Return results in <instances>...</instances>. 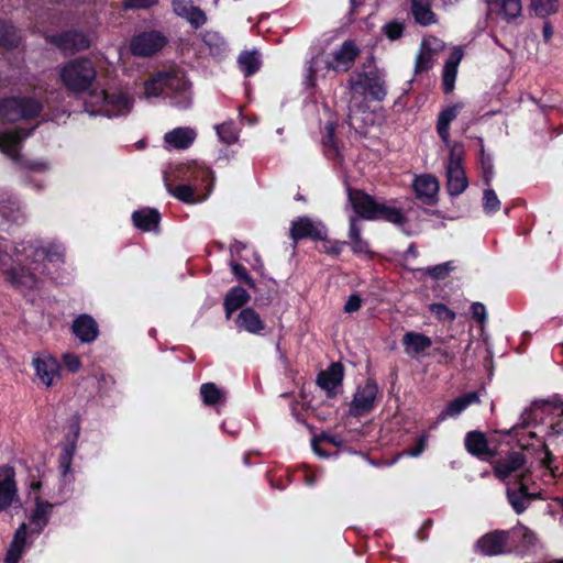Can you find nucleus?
<instances>
[{
    "instance_id": "f257e3e1",
    "label": "nucleus",
    "mask_w": 563,
    "mask_h": 563,
    "mask_svg": "<svg viewBox=\"0 0 563 563\" xmlns=\"http://www.w3.org/2000/svg\"><path fill=\"white\" fill-rule=\"evenodd\" d=\"M146 98L165 96L174 99L179 109H187L190 103L189 82L178 71H161L145 82Z\"/></svg>"
},
{
    "instance_id": "f03ea898",
    "label": "nucleus",
    "mask_w": 563,
    "mask_h": 563,
    "mask_svg": "<svg viewBox=\"0 0 563 563\" xmlns=\"http://www.w3.org/2000/svg\"><path fill=\"white\" fill-rule=\"evenodd\" d=\"M349 201L357 218L365 220L383 219L396 225H404L407 222L404 213L391 206L377 202L374 197L357 189H347Z\"/></svg>"
},
{
    "instance_id": "7ed1b4c3",
    "label": "nucleus",
    "mask_w": 563,
    "mask_h": 563,
    "mask_svg": "<svg viewBox=\"0 0 563 563\" xmlns=\"http://www.w3.org/2000/svg\"><path fill=\"white\" fill-rule=\"evenodd\" d=\"M63 85L73 92L88 90L97 77L93 63L85 57H78L67 62L59 73Z\"/></svg>"
},
{
    "instance_id": "20e7f679",
    "label": "nucleus",
    "mask_w": 563,
    "mask_h": 563,
    "mask_svg": "<svg viewBox=\"0 0 563 563\" xmlns=\"http://www.w3.org/2000/svg\"><path fill=\"white\" fill-rule=\"evenodd\" d=\"M86 106L97 107L87 110L91 114H103L106 117H119L128 114L133 106V99L123 90L113 92H92Z\"/></svg>"
},
{
    "instance_id": "39448f33",
    "label": "nucleus",
    "mask_w": 563,
    "mask_h": 563,
    "mask_svg": "<svg viewBox=\"0 0 563 563\" xmlns=\"http://www.w3.org/2000/svg\"><path fill=\"white\" fill-rule=\"evenodd\" d=\"M351 90V99L349 103V122L352 124V113L354 111L355 103H353L356 93L367 92L372 99L382 101L386 95V84L384 78L377 73H361L352 76L349 80Z\"/></svg>"
},
{
    "instance_id": "423d86ee",
    "label": "nucleus",
    "mask_w": 563,
    "mask_h": 563,
    "mask_svg": "<svg viewBox=\"0 0 563 563\" xmlns=\"http://www.w3.org/2000/svg\"><path fill=\"white\" fill-rule=\"evenodd\" d=\"M42 104L29 97H11L0 101V118L8 122L31 119L40 114Z\"/></svg>"
},
{
    "instance_id": "0eeeda50",
    "label": "nucleus",
    "mask_w": 563,
    "mask_h": 563,
    "mask_svg": "<svg viewBox=\"0 0 563 563\" xmlns=\"http://www.w3.org/2000/svg\"><path fill=\"white\" fill-rule=\"evenodd\" d=\"M446 188L451 196L461 195L468 186V181L462 166V155L456 146H454L450 153L446 165Z\"/></svg>"
},
{
    "instance_id": "6e6552de",
    "label": "nucleus",
    "mask_w": 563,
    "mask_h": 563,
    "mask_svg": "<svg viewBox=\"0 0 563 563\" xmlns=\"http://www.w3.org/2000/svg\"><path fill=\"white\" fill-rule=\"evenodd\" d=\"M378 395L377 384L368 379L363 386H360L350 405V413L354 417H361L373 410Z\"/></svg>"
},
{
    "instance_id": "1a4fd4ad",
    "label": "nucleus",
    "mask_w": 563,
    "mask_h": 563,
    "mask_svg": "<svg viewBox=\"0 0 563 563\" xmlns=\"http://www.w3.org/2000/svg\"><path fill=\"white\" fill-rule=\"evenodd\" d=\"M166 44V38L157 31H150L134 36L130 44L131 53L139 57H147L159 49Z\"/></svg>"
},
{
    "instance_id": "9d476101",
    "label": "nucleus",
    "mask_w": 563,
    "mask_h": 563,
    "mask_svg": "<svg viewBox=\"0 0 563 563\" xmlns=\"http://www.w3.org/2000/svg\"><path fill=\"white\" fill-rule=\"evenodd\" d=\"M325 236V227L320 221H313L308 217H300L291 222L290 238L294 241L306 238L324 241Z\"/></svg>"
},
{
    "instance_id": "9b49d317",
    "label": "nucleus",
    "mask_w": 563,
    "mask_h": 563,
    "mask_svg": "<svg viewBox=\"0 0 563 563\" xmlns=\"http://www.w3.org/2000/svg\"><path fill=\"white\" fill-rule=\"evenodd\" d=\"M509 532L496 530L478 539L476 550L486 556L500 555L507 552Z\"/></svg>"
},
{
    "instance_id": "f8f14e48",
    "label": "nucleus",
    "mask_w": 563,
    "mask_h": 563,
    "mask_svg": "<svg viewBox=\"0 0 563 563\" xmlns=\"http://www.w3.org/2000/svg\"><path fill=\"white\" fill-rule=\"evenodd\" d=\"M443 42L435 37L423 40L416 56L415 73L420 74L432 68L437 53L443 49Z\"/></svg>"
},
{
    "instance_id": "ddd939ff",
    "label": "nucleus",
    "mask_w": 563,
    "mask_h": 563,
    "mask_svg": "<svg viewBox=\"0 0 563 563\" xmlns=\"http://www.w3.org/2000/svg\"><path fill=\"white\" fill-rule=\"evenodd\" d=\"M360 49L353 41H345L333 55V60L328 63L327 67L335 71H347L354 64Z\"/></svg>"
},
{
    "instance_id": "4468645a",
    "label": "nucleus",
    "mask_w": 563,
    "mask_h": 563,
    "mask_svg": "<svg viewBox=\"0 0 563 563\" xmlns=\"http://www.w3.org/2000/svg\"><path fill=\"white\" fill-rule=\"evenodd\" d=\"M15 473L12 467H0V511L9 508L16 497Z\"/></svg>"
},
{
    "instance_id": "2eb2a0df",
    "label": "nucleus",
    "mask_w": 563,
    "mask_h": 563,
    "mask_svg": "<svg viewBox=\"0 0 563 563\" xmlns=\"http://www.w3.org/2000/svg\"><path fill=\"white\" fill-rule=\"evenodd\" d=\"M32 364L37 377L47 387L59 377V364L52 356L34 357Z\"/></svg>"
},
{
    "instance_id": "dca6fc26",
    "label": "nucleus",
    "mask_w": 563,
    "mask_h": 563,
    "mask_svg": "<svg viewBox=\"0 0 563 563\" xmlns=\"http://www.w3.org/2000/svg\"><path fill=\"white\" fill-rule=\"evenodd\" d=\"M413 190L417 198H419L423 203L433 205L437 202L439 181L432 175H421L416 177L413 181Z\"/></svg>"
},
{
    "instance_id": "f3484780",
    "label": "nucleus",
    "mask_w": 563,
    "mask_h": 563,
    "mask_svg": "<svg viewBox=\"0 0 563 563\" xmlns=\"http://www.w3.org/2000/svg\"><path fill=\"white\" fill-rule=\"evenodd\" d=\"M183 179L191 181L192 187L197 190H199L200 184L203 185L207 189V192L202 197V199H205L212 189L214 176L210 168L201 165H195L189 166L184 170Z\"/></svg>"
},
{
    "instance_id": "a211bd4d",
    "label": "nucleus",
    "mask_w": 563,
    "mask_h": 563,
    "mask_svg": "<svg viewBox=\"0 0 563 563\" xmlns=\"http://www.w3.org/2000/svg\"><path fill=\"white\" fill-rule=\"evenodd\" d=\"M487 2L489 12L508 23L519 18L522 11L521 0H487Z\"/></svg>"
},
{
    "instance_id": "6ab92c4d",
    "label": "nucleus",
    "mask_w": 563,
    "mask_h": 563,
    "mask_svg": "<svg viewBox=\"0 0 563 563\" xmlns=\"http://www.w3.org/2000/svg\"><path fill=\"white\" fill-rule=\"evenodd\" d=\"M526 464V457L521 452H510L505 457L498 460L494 465L496 477L505 481L512 473L521 470Z\"/></svg>"
},
{
    "instance_id": "aec40b11",
    "label": "nucleus",
    "mask_w": 563,
    "mask_h": 563,
    "mask_svg": "<svg viewBox=\"0 0 563 563\" xmlns=\"http://www.w3.org/2000/svg\"><path fill=\"white\" fill-rule=\"evenodd\" d=\"M405 353L411 358H417L432 345V340L419 332H407L401 340Z\"/></svg>"
},
{
    "instance_id": "412c9836",
    "label": "nucleus",
    "mask_w": 563,
    "mask_h": 563,
    "mask_svg": "<svg viewBox=\"0 0 563 563\" xmlns=\"http://www.w3.org/2000/svg\"><path fill=\"white\" fill-rule=\"evenodd\" d=\"M465 448L471 454L484 461H488L495 455L488 446L485 434L479 431H471L466 434Z\"/></svg>"
},
{
    "instance_id": "4be33fe9",
    "label": "nucleus",
    "mask_w": 563,
    "mask_h": 563,
    "mask_svg": "<svg viewBox=\"0 0 563 563\" xmlns=\"http://www.w3.org/2000/svg\"><path fill=\"white\" fill-rule=\"evenodd\" d=\"M343 378V369L341 364L333 363L329 369L321 372L318 375L317 384L327 391L329 397L335 395V389L341 385Z\"/></svg>"
},
{
    "instance_id": "5701e85b",
    "label": "nucleus",
    "mask_w": 563,
    "mask_h": 563,
    "mask_svg": "<svg viewBox=\"0 0 563 563\" xmlns=\"http://www.w3.org/2000/svg\"><path fill=\"white\" fill-rule=\"evenodd\" d=\"M74 334L84 343H90L98 336L99 330L96 321L88 314H81L73 322Z\"/></svg>"
},
{
    "instance_id": "b1692460",
    "label": "nucleus",
    "mask_w": 563,
    "mask_h": 563,
    "mask_svg": "<svg viewBox=\"0 0 563 563\" xmlns=\"http://www.w3.org/2000/svg\"><path fill=\"white\" fill-rule=\"evenodd\" d=\"M29 134H23L21 129L0 134V150L13 161H19V152L22 140Z\"/></svg>"
},
{
    "instance_id": "393cba45",
    "label": "nucleus",
    "mask_w": 563,
    "mask_h": 563,
    "mask_svg": "<svg viewBox=\"0 0 563 563\" xmlns=\"http://www.w3.org/2000/svg\"><path fill=\"white\" fill-rule=\"evenodd\" d=\"M238 328L252 333V334H261L265 329V323L261 319L260 314L252 308L243 309L236 320Z\"/></svg>"
},
{
    "instance_id": "a878e982",
    "label": "nucleus",
    "mask_w": 563,
    "mask_h": 563,
    "mask_svg": "<svg viewBox=\"0 0 563 563\" xmlns=\"http://www.w3.org/2000/svg\"><path fill=\"white\" fill-rule=\"evenodd\" d=\"M196 139V132L190 128H176L164 135V141L177 150L188 148Z\"/></svg>"
},
{
    "instance_id": "bb28decb",
    "label": "nucleus",
    "mask_w": 563,
    "mask_h": 563,
    "mask_svg": "<svg viewBox=\"0 0 563 563\" xmlns=\"http://www.w3.org/2000/svg\"><path fill=\"white\" fill-rule=\"evenodd\" d=\"M479 398L477 393H468L457 397L451 401L446 408L439 415L438 420L443 421L449 417H456L464 411L470 405L478 402Z\"/></svg>"
},
{
    "instance_id": "cd10ccee",
    "label": "nucleus",
    "mask_w": 563,
    "mask_h": 563,
    "mask_svg": "<svg viewBox=\"0 0 563 563\" xmlns=\"http://www.w3.org/2000/svg\"><path fill=\"white\" fill-rule=\"evenodd\" d=\"M463 57V52L455 48L446 60L443 69V89L446 93L454 89V82L457 74V66Z\"/></svg>"
},
{
    "instance_id": "c85d7f7f",
    "label": "nucleus",
    "mask_w": 563,
    "mask_h": 563,
    "mask_svg": "<svg viewBox=\"0 0 563 563\" xmlns=\"http://www.w3.org/2000/svg\"><path fill=\"white\" fill-rule=\"evenodd\" d=\"M57 45L64 51H82L90 46V40L80 32H66L58 36Z\"/></svg>"
},
{
    "instance_id": "c756f323",
    "label": "nucleus",
    "mask_w": 563,
    "mask_h": 563,
    "mask_svg": "<svg viewBox=\"0 0 563 563\" xmlns=\"http://www.w3.org/2000/svg\"><path fill=\"white\" fill-rule=\"evenodd\" d=\"M523 474L520 475V479L522 481ZM507 497L508 501L512 506L514 510L517 514L523 512L528 506L530 505V501L532 500L533 496L527 492L526 485L521 482L520 487L518 489H507Z\"/></svg>"
},
{
    "instance_id": "7c9ffc66",
    "label": "nucleus",
    "mask_w": 563,
    "mask_h": 563,
    "mask_svg": "<svg viewBox=\"0 0 563 563\" xmlns=\"http://www.w3.org/2000/svg\"><path fill=\"white\" fill-rule=\"evenodd\" d=\"M0 214L10 223L21 224L25 221L19 201L13 197H8L0 201Z\"/></svg>"
},
{
    "instance_id": "2f4dec72",
    "label": "nucleus",
    "mask_w": 563,
    "mask_h": 563,
    "mask_svg": "<svg viewBox=\"0 0 563 563\" xmlns=\"http://www.w3.org/2000/svg\"><path fill=\"white\" fill-rule=\"evenodd\" d=\"M133 223L143 231L156 230L159 223V213L155 209H141L132 214Z\"/></svg>"
},
{
    "instance_id": "473e14b6",
    "label": "nucleus",
    "mask_w": 563,
    "mask_h": 563,
    "mask_svg": "<svg viewBox=\"0 0 563 563\" xmlns=\"http://www.w3.org/2000/svg\"><path fill=\"white\" fill-rule=\"evenodd\" d=\"M26 543V525L22 523L15 531L14 538L5 555V563H18Z\"/></svg>"
},
{
    "instance_id": "72a5a7b5",
    "label": "nucleus",
    "mask_w": 563,
    "mask_h": 563,
    "mask_svg": "<svg viewBox=\"0 0 563 563\" xmlns=\"http://www.w3.org/2000/svg\"><path fill=\"white\" fill-rule=\"evenodd\" d=\"M250 299V295L242 287H233L224 298V310L228 319L231 314L245 305Z\"/></svg>"
},
{
    "instance_id": "f704fd0d",
    "label": "nucleus",
    "mask_w": 563,
    "mask_h": 563,
    "mask_svg": "<svg viewBox=\"0 0 563 563\" xmlns=\"http://www.w3.org/2000/svg\"><path fill=\"white\" fill-rule=\"evenodd\" d=\"M460 108V104L449 107L444 109L438 118L437 131L441 140L446 144H449L450 141V123L457 117Z\"/></svg>"
},
{
    "instance_id": "c9c22d12",
    "label": "nucleus",
    "mask_w": 563,
    "mask_h": 563,
    "mask_svg": "<svg viewBox=\"0 0 563 563\" xmlns=\"http://www.w3.org/2000/svg\"><path fill=\"white\" fill-rule=\"evenodd\" d=\"M52 507V504L36 499V507L30 517V525L33 532H41L47 525Z\"/></svg>"
},
{
    "instance_id": "e433bc0d",
    "label": "nucleus",
    "mask_w": 563,
    "mask_h": 563,
    "mask_svg": "<svg viewBox=\"0 0 563 563\" xmlns=\"http://www.w3.org/2000/svg\"><path fill=\"white\" fill-rule=\"evenodd\" d=\"M362 229L357 217L350 219L349 238L352 251L356 254H367L369 252L368 243L361 235Z\"/></svg>"
},
{
    "instance_id": "4c0bfd02",
    "label": "nucleus",
    "mask_w": 563,
    "mask_h": 563,
    "mask_svg": "<svg viewBox=\"0 0 563 563\" xmlns=\"http://www.w3.org/2000/svg\"><path fill=\"white\" fill-rule=\"evenodd\" d=\"M411 12L415 20L421 25H430L437 22L435 14L430 9L428 0H412Z\"/></svg>"
},
{
    "instance_id": "58836bf2",
    "label": "nucleus",
    "mask_w": 563,
    "mask_h": 563,
    "mask_svg": "<svg viewBox=\"0 0 563 563\" xmlns=\"http://www.w3.org/2000/svg\"><path fill=\"white\" fill-rule=\"evenodd\" d=\"M20 40L21 36L12 24L0 22V45L5 48H14L19 45Z\"/></svg>"
},
{
    "instance_id": "ea45409f",
    "label": "nucleus",
    "mask_w": 563,
    "mask_h": 563,
    "mask_svg": "<svg viewBox=\"0 0 563 563\" xmlns=\"http://www.w3.org/2000/svg\"><path fill=\"white\" fill-rule=\"evenodd\" d=\"M239 65L246 77L254 75L261 66L256 52H243L239 56Z\"/></svg>"
},
{
    "instance_id": "a19ab883",
    "label": "nucleus",
    "mask_w": 563,
    "mask_h": 563,
    "mask_svg": "<svg viewBox=\"0 0 563 563\" xmlns=\"http://www.w3.org/2000/svg\"><path fill=\"white\" fill-rule=\"evenodd\" d=\"M202 41L209 46L211 53L220 54L225 49V40L217 31H206L202 33Z\"/></svg>"
},
{
    "instance_id": "79ce46f5",
    "label": "nucleus",
    "mask_w": 563,
    "mask_h": 563,
    "mask_svg": "<svg viewBox=\"0 0 563 563\" xmlns=\"http://www.w3.org/2000/svg\"><path fill=\"white\" fill-rule=\"evenodd\" d=\"M167 190L174 196L176 197L177 199H179L180 201H184V202H187V203H191V202H196V198H195V195H196V191H198L195 187H192L191 185H186V184H183V185H178L176 187H170L169 185H167Z\"/></svg>"
},
{
    "instance_id": "37998d69",
    "label": "nucleus",
    "mask_w": 563,
    "mask_h": 563,
    "mask_svg": "<svg viewBox=\"0 0 563 563\" xmlns=\"http://www.w3.org/2000/svg\"><path fill=\"white\" fill-rule=\"evenodd\" d=\"M200 394L203 402L208 406L217 405L223 396L222 391L213 383L202 384Z\"/></svg>"
},
{
    "instance_id": "c03bdc74",
    "label": "nucleus",
    "mask_w": 563,
    "mask_h": 563,
    "mask_svg": "<svg viewBox=\"0 0 563 563\" xmlns=\"http://www.w3.org/2000/svg\"><path fill=\"white\" fill-rule=\"evenodd\" d=\"M531 8L539 16H548L558 10V0H531Z\"/></svg>"
},
{
    "instance_id": "a18cd8bd",
    "label": "nucleus",
    "mask_w": 563,
    "mask_h": 563,
    "mask_svg": "<svg viewBox=\"0 0 563 563\" xmlns=\"http://www.w3.org/2000/svg\"><path fill=\"white\" fill-rule=\"evenodd\" d=\"M217 133L220 140L225 144H232L238 141V131L233 122L218 125Z\"/></svg>"
},
{
    "instance_id": "49530a36",
    "label": "nucleus",
    "mask_w": 563,
    "mask_h": 563,
    "mask_svg": "<svg viewBox=\"0 0 563 563\" xmlns=\"http://www.w3.org/2000/svg\"><path fill=\"white\" fill-rule=\"evenodd\" d=\"M479 164L482 168L483 179L486 186H490V183L494 178V165L489 155L484 153V150L481 151Z\"/></svg>"
},
{
    "instance_id": "de8ad7c7",
    "label": "nucleus",
    "mask_w": 563,
    "mask_h": 563,
    "mask_svg": "<svg viewBox=\"0 0 563 563\" xmlns=\"http://www.w3.org/2000/svg\"><path fill=\"white\" fill-rule=\"evenodd\" d=\"M429 310L433 313V316L440 321H449L452 322L455 320V312L449 309L443 303H431L429 306Z\"/></svg>"
},
{
    "instance_id": "09e8293b",
    "label": "nucleus",
    "mask_w": 563,
    "mask_h": 563,
    "mask_svg": "<svg viewBox=\"0 0 563 563\" xmlns=\"http://www.w3.org/2000/svg\"><path fill=\"white\" fill-rule=\"evenodd\" d=\"M483 207L487 213L496 212L500 208V201L496 192L490 188L484 190Z\"/></svg>"
},
{
    "instance_id": "8fccbe9b",
    "label": "nucleus",
    "mask_w": 563,
    "mask_h": 563,
    "mask_svg": "<svg viewBox=\"0 0 563 563\" xmlns=\"http://www.w3.org/2000/svg\"><path fill=\"white\" fill-rule=\"evenodd\" d=\"M453 269H454V266L452 265V262H445V263L435 265L433 267L424 268L423 272H424V274L433 277L434 279H443Z\"/></svg>"
},
{
    "instance_id": "3c124183",
    "label": "nucleus",
    "mask_w": 563,
    "mask_h": 563,
    "mask_svg": "<svg viewBox=\"0 0 563 563\" xmlns=\"http://www.w3.org/2000/svg\"><path fill=\"white\" fill-rule=\"evenodd\" d=\"M186 20L195 29H198L207 22V16L200 8L194 5L192 9L189 10V13H188Z\"/></svg>"
},
{
    "instance_id": "603ef678",
    "label": "nucleus",
    "mask_w": 563,
    "mask_h": 563,
    "mask_svg": "<svg viewBox=\"0 0 563 563\" xmlns=\"http://www.w3.org/2000/svg\"><path fill=\"white\" fill-rule=\"evenodd\" d=\"M232 273L236 278L243 280L250 288L255 289V283L253 278L249 275L246 268L238 263L231 264Z\"/></svg>"
},
{
    "instance_id": "864d4df0",
    "label": "nucleus",
    "mask_w": 563,
    "mask_h": 563,
    "mask_svg": "<svg viewBox=\"0 0 563 563\" xmlns=\"http://www.w3.org/2000/svg\"><path fill=\"white\" fill-rule=\"evenodd\" d=\"M383 29L386 36L391 41L399 38L404 32V25L396 21L385 24Z\"/></svg>"
},
{
    "instance_id": "5fc2aeb1",
    "label": "nucleus",
    "mask_w": 563,
    "mask_h": 563,
    "mask_svg": "<svg viewBox=\"0 0 563 563\" xmlns=\"http://www.w3.org/2000/svg\"><path fill=\"white\" fill-rule=\"evenodd\" d=\"M473 318L476 319L481 324L486 321V307L482 302H473L471 306Z\"/></svg>"
},
{
    "instance_id": "6e6d98bb",
    "label": "nucleus",
    "mask_w": 563,
    "mask_h": 563,
    "mask_svg": "<svg viewBox=\"0 0 563 563\" xmlns=\"http://www.w3.org/2000/svg\"><path fill=\"white\" fill-rule=\"evenodd\" d=\"M345 244V242L328 241L325 239L323 243V251L328 254L339 255L342 252L343 245Z\"/></svg>"
},
{
    "instance_id": "4d7b16f0",
    "label": "nucleus",
    "mask_w": 563,
    "mask_h": 563,
    "mask_svg": "<svg viewBox=\"0 0 563 563\" xmlns=\"http://www.w3.org/2000/svg\"><path fill=\"white\" fill-rule=\"evenodd\" d=\"M194 5L189 4L184 0H173V9L175 13L179 16L187 18L189 10L192 9Z\"/></svg>"
},
{
    "instance_id": "13d9d810",
    "label": "nucleus",
    "mask_w": 563,
    "mask_h": 563,
    "mask_svg": "<svg viewBox=\"0 0 563 563\" xmlns=\"http://www.w3.org/2000/svg\"><path fill=\"white\" fill-rule=\"evenodd\" d=\"M362 299L358 295H351L345 305H344V311L347 313L355 312L361 308Z\"/></svg>"
},
{
    "instance_id": "bf43d9fd",
    "label": "nucleus",
    "mask_w": 563,
    "mask_h": 563,
    "mask_svg": "<svg viewBox=\"0 0 563 563\" xmlns=\"http://www.w3.org/2000/svg\"><path fill=\"white\" fill-rule=\"evenodd\" d=\"M64 364L73 373L77 372L80 367L79 358L71 354H67L64 356Z\"/></svg>"
},
{
    "instance_id": "052dcab7",
    "label": "nucleus",
    "mask_w": 563,
    "mask_h": 563,
    "mask_svg": "<svg viewBox=\"0 0 563 563\" xmlns=\"http://www.w3.org/2000/svg\"><path fill=\"white\" fill-rule=\"evenodd\" d=\"M157 0H125L126 8H147L153 5Z\"/></svg>"
},
{
    "instance_id": "680f3d73",
    "label": "nucleus",
    "mask_w": 563,
    "mask_h": 563,
    "mask_svg": "<svg viewBox=\"0 0 563 563\" xmlns=\"http://www.w3.org/2000/svg\"><path fill=\"white\" fill-rule=\"evenodd\" d=\"M318 63V58L314 57L312 58L309 63H308V66H307V82L310 85V86H313L314 85V76H316V68H314V65Z\"/></svg>"
},
{
    "instance_id": "e2e57ef3",
    "label": "nucleus",
    "mask_w": 563,
    "mask_h": 563,
    "mask_svg": "<svg viewBox=\"0 0 563 563\" xmlns=\"http://www.w3.org/2000/svg\"><path fill=\"white\" fill-rule=\"evenodd\" d=\"M545 406H551L554 410H561V416H563V401L559 397H553L551 400L544 402Z\"/></svg>"
},
{
    "instance_id": "0e129e2a",
    "label": "nucleus",
    "mask_w": 563,
    "mask_h": 563,
    "mask_svg": "<svg viewBox=\"0 0 563 563\" xmlns=\"http://www.w3.org/2000/svg\"><path fill=\"white\" fill-rule=\"evenodd\" d=\"M542 35L545 42H549L553 35V29L549 22H544Z\"/></svg>"
},
{
    "instance_id": "69168bd1",
    "label": "nucleus",
    "mask_w": 563,
    "mask_h": 563,
    "mask_svg": "<svg viewBox=\"0 0 563 563\" xmlns=\"http://www.w3.org/2000/svg\"><path fill=\"white\" fill-rule=\"evenodd\" d=\"M24 166L32 170H43L46 168V165L41 162H33V163L27 162V163H24Z\"/></svg>"
},
{
    "instance_id": "338daca9",
    "label": "nucleus",
    "mask_w": 563,
    "mask_h": 563,
    "mask_svg": "<svg viewBox=\"0 0 563 563\" xmlns=\"http://www.w3.org/2000/svg\"><path fill=\"white\" fill-rule=\"evenodd\" d=\"M532 415V409H525V411L521 415V427H526L528 424V421Z\"/></svg>"
},
{
    "instance_id": "774afa93",
    "label": "nucleus",
    "mask_w": 563,
    "mask_h": 563,
    "mask_svg": "<svg viewBox=\"0 0 563 563\" xmlns=\"http://www.w3.org/2000/svg\"><path fill=\"white\" fill-rule=\"evenodd\" d=\"M327 130H328V135L327 137L324 139V143H330L332 142V137H333V133H334V126L332 123H329L327 125Z\"/></svg>"
}]
</instances>
